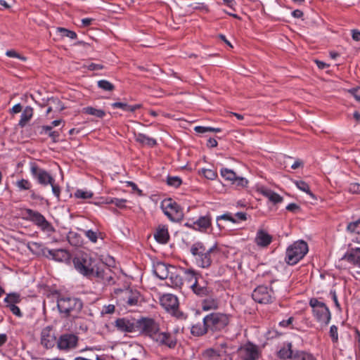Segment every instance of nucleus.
Returning a JSON list of instances; mask_svg holds the SVG:
<instances>
[{"mask_svg": "<svg viewBox=\"0 0 360 360\" xmlns=\"http://www.w3.org/2000/svg\"><path fill=\"white\" fill-rule=\"evenodd\" d=\"M330 295H331L332 299H333V302L335 303V307L338 309H340V304L338 302V297H337L335 291H331L330 292Z\"/></svg>", "mask_w": 360, "mask_h": 360, "instance_id": "obj_62", "label": "nucleus"}, {"mask_svg": "<svg viewBox=\"0 0 360 360\" xmlns=\"http://www.w3.org/2000/svg\"><path fill=\"white\" fill-rule=\"evenodd\" d=\"M200 276L201 275L193 269H184L183 276L184 283L187 288H191L195 281L200 278Z\"/></svg>", "mask_w": 360, "mask_h": 360, "instance_id": "obj_21", "label": "nucleus"}, {"mask_svg": "<svg viewBox=\"0 0 360 360\" xmlns=\"http://www.w3.org/2000/svg\"><path fill=\"white\" fill-rule=\"evenodd\" d=\"M309 305L312 308L314 316L317 321L327 326L330 320V313L326 304L319 301L316 298H311L309 300Z\"/></svg>", "mask_w": 360, "mask_h": 360, "instance_id": "obj_6", "label": "nucleus"}, {"mask_svg": "<svg viewBox=\"0 0 360 360\" xmlns=\"http://www.w3.org/2000/svg\"><path fill=\"white\" fill-rule=\"evenodd\" d=\"M114 300L120 311L141 306L143 300L141 292L130 288L127 283L124 284L123 288L114 287Z\"/></svg>", "mask_w": 360, "mask_h": 360, "instance_id": "obj_1", "label": "nucleus"}, {"mask_svg": "<svg viewBox=\"0 0 360 360\" xmlns=\"http://www.w3.org/2000/svg\"><path fill=\"white\" fill-rule=\"evenodd\" d=\"M26 212L29 219L40 228L41 231L49 233L55 231L52 224L39 212L28 209Z\"/></svg>", "mask_w": 360, "mask_h": 360, "instance_id": "obj_10", "label": "nucleus"}, {"mask_svg": "<svg viewBox=\"0 0 360 360\" xmlns=\"http://www.w3.org/2000/svg\"><path fill=\"white\" fill-rule=\"evenodd\" d=\"M76 270L85 276H91L98 274L96 260L86 253H80L73 259Z\"/></svg>", "mask_w": 360, "mask_h": 360, "instance_id": "obj_3", "label": "nucleus"}, {"mask_svg": "<svg viewBox=\"0 0 360 360\" xmlns=\"http://www.w3.org/2000/svg\"><path fill=\"white\" fill-rule=\"evenodd\" d=\"M124 184H126V186L131 187L132 191L134 193H136L139 195H143L142 191L140 190L134 182L125 181Z\"/></svg>", "mask_w": 360, "mask_h": 360, "instance_id": "obj_54", "label": "nucleus"}, {"mask_svg": "<svg viewBox=\"0 0 360 360\" xmlns=\"http://www.w3.org/2000/svg\"><path fill=\"white\" fill-rule=\"evenodd\" d=\"M16 186L20 190H29L32 184L28 180L22 179L16 182Z\"/></svg>", "mask_w": 360, "mask_h": 360, "instance_id": "obj_43", "label": "nucleus"}, {"mask_svg": "<svg viewBox=\"0 0 360 360\" xmlns=\"http://www.w3.org/2000/svg\"><path fill=\"white\" fill-rule=\"evenodd\" d=\"M127 201L126 199L114 198V205L121 209L127 207Z\"/></svg>", "mask_w": 360, "mask_h": 360, "instance_id": "obj_52", "label": "nucleus"}, {"mask_svg": "<svg viewBox=\"0 0 360 360\" xmlns=\"http://www.w3.org/2000/svg\"><path fill=\"white\" fill-rule=\"evenodd\" d=\"M49 255L56 261L63 262L70 258V254L63 249L47 250Z\"/></svg>", "mask_w": 360, "mask_h": 360, "instance_id": "obj_26", "label": "nucleus"}, {"mask_svg": "<svg viewBox=\"0 0 360 360\" xmlns=\"http://www.w3.org/2000/svg\"><path fill=\"white\" fill-rule=\"evenodd\" d=\"M153 273L160 279H166L169 276L168 266L163 262H157L153 266Z\"/></svg>", "mask_w": 360, "mask_h": 360, "instance_id": "obj_25", "label": "nucleus"}, {"mask_svg": "<svg viewBox=\"0 0 360 360\" xmlns=\"http://www.w3.org/2000/svg\"><path fill=\"white\" fill-rule=\"evenodd\" d=\"M163 212L172 221H180L184 218V212L180 205L172 199H165L162 202Z\"/></svg>", "mask_w": 360, "mask_h": 360, "instance_id": "obj_7", "label": "nucleus"}, {"mask_svg": "<svg viewBox=\"0 0 360 360\" xmlns=\"http://www.w3.org/2000/svg\"><path fill=\"white\" fill-rule=\"evenodd\" d=\"M115 108H119L125 112H129V105L124 102H114V109Z\"/></svg>", "mask_w": 360, "mask_h": 360, "instance_id": "obj_49", "label": "nucleus"}, {"mask_svg": "<svg viewBox=\"0 0 360 360\" xmlns=\"http://www.w3.org/2000/svg\"><path fill=\"white\" fill-rule=\"evenodd\" d=\"M86 236L93 243H96L97 241V233L92 231L88 230L85 232Z\"/></svg>", "mask_w": 360, "mask_h": 360, "instance_id": "obj_56", "label": "nucleus"}, {"mask_svg": "<svg viewBox=\"0 0 360 360\" xmlns=\"http://www.w3.org/2000/svg\"><path fill=\"white\" fill-rule=\"evenodd\" d=\"M85 67L89 70H91V71L99 70H102L103 68V65L98 64V63H90L87 65H85Z\"/></svg>", "mask_w": 360, "mask_h": 360, "instance_id": "obj_55", "label": "nucleus"}, {"mask_svg": "<svg viewBox=\"0 0 360 360\" xmlns=\"http://www.w3.org/2000/svg\"><path fill=\"white\" fill-rule=\"evenodd\" d=\"M195 131L200 134H204L206 132H221V128H214L211 127H202V126H197L194 128Z\"/></svg>", "mask_w": 360, "mask_h": 360, "instance_id": "obj_39", "label": "nucleus"}, {"mask_svg": "<svg viewBox=\"0 0 360 360\" xmlns=\"http://www.w3.org/2000/svg\"><path fill=\"white\" fill-rule=\"evenodd\" d=\"M217 251V245L207 249L201 242L193 243L191 248V254L195 257L198 265L202 268L210 266L213 254Z\"/></svg>", "mask_w": 360, "mask_h": 360, "instance_id": "obj_2", "label": "nucleus"}, {"mask_svg": "<svg viewBox=\"0 0 360 360\" xmlns=\"http://www.w3.org/2000/svg\"><path fill=\"white\" fill-rule=\"evenodd\" d=\"M13 113H18L22 111V105L20 103L15 104L11 110Z\"/></svg>", "mask_w": 360, "mask_h": 360, "instance_id": "obj_64", "label": "nucleus"}, {"mask_svg": "<svg viewBox=\"0 0 360 360\" xmlns=\"http://www.w3.org/2000/svg\"><path fill=\"white\" fill-rule=\"evenodd\" d=\"M202 173L206 179L210 180H213L217 176V172L210 169H202Z\"/></svg>", "mask_w": 360, "mask_h": 360, "instance_id": "obj_45", "label": "nucleus"}, {"mask_svg": "<svg viewBox=\"0 0 360 360\" xmlns=\"http://www.w3.org/2000/svg\"><path fill=\"white\" fill-rule=\"evenodd\" d=\"M263 195L268 198L269 200L274 203H279L283 201V198L279 194L270 190L264 191Z\"/></svg>", "mask_w": 360, "mask_h": 360, "instance_id": "obj_33", "label": "nucleus"}, {"mask_svg": "<svg viewBox=\"0 0 360 360\" xmlns=\"http://www.w3.org/2000/svg\"><path fill=\"white\" fill-rule=\"evenodd\" d=\"M34 115V109L31 106H26L20 115V119L18 122V126L23 128L30 120L32 118Z\"/></svg>", "mask_w": 360, "mask_h": 360, "instance_id": "obj_28", "label": "nucleus"}, {"mask_svg": "<svg viewBox=\"0 0 360 360\" xmlns=\"http://www.w3.org/2000/svg\"><path fill=\"white\" fill-rule=\"evenodd\" d=\"M167 183L169 186L178 188L182 183L181 179L178 176H168Z\"/></svg>", "mask_w": 360, "mask_h": 360, "instance_id": "obj_42", "label": "nucleus"}, {"mask_svg": "<svg viewBox=\"0 0 360 360\" xmlns=\"http://www.w3.org/2000/svg\"><path fill=\"white\" fill-rule=\"evenodd\" d=\"M56 342V337L52 328L47 326L41 332V344L46 348H51Z\"/></svg>", "mask_w": 360, "mask_h": 360, "instance_id": "obj_17", "label": "nucleus"}, {"mask_svg": "<svg viewBox=\"0 0 360 360\" xmlns=\"http://www.w3.org/2000/svg\"><path fill=\"white\" fill-rule=\"evenodd\" d=\"M30 172L33 177L37 180L38 183L43 186L52 184V183L55 182V179L49 172L39 168L35 163L31 164Z\"/></svg>", "mask_w": 360, "mask_h": 360, "instance_id": "obj_12", "label": "nucleus"}, {"mask_svg": "<svg viewBox=\"0 0 360 360\" xmlns=\"http://www.w3.org/2000/svg\"><path fill=\"white\" fill-rule=\"evenodd\" d=\"M252 297L260 304L271 303L275 299L274 290L265 285L257 287L252 293Z\"/></svg>", "mask_w": 360, "mask_h": 360, "instance_id": "obj_11", "label": "nucleus"}, {"mask_svg": "<svg viewBox=\"0 0 360 360\" xmlns=\"http://www.w3.org/2000/svg\"><path fill=\"white\" fill-rule=\"evenodd\" d=\"M203 360H214L217 354V352L213 349H208L202 354Z\"/></svg>", "mask_w": 360, "mask_h": 360, "instance_id": "obj_41", "label": "nucleus"}, {"mask_svg": "<svg viewBox=\"0 0 360 360\" xmlns=\"http://www.w3.org/2000/svg\"><path fill=\"white\" fill-rule=\"evenodd\" d=\"M209 332L208 327H207L205 317L202 319V323H197L192 326L191 328V333L194 336H202Z\"/></svg>", "mask_w": 360, "mask_h": 360, "instance_id": "obj_30", "label": "nucleus"}, {"mask_svg": "<svg viewBox=\"0 0 360 360\" xmlns=\"http://www.w3.org/2000/svg\"><path fill=\"white\" fill-rule=\"evenodd\" d=\"M221 219H225L230 221L233 223H236V220L230 214H224L217 217V226H219V229H221V225L219 223V221Z\"/></svg>", "mask_w": 360, "mask_h": 360, "instance_id": "obj_48", "label": "nucleus"}, {"mask_svg": "<svg viewBox=\"0 0 360 360\" xmlns=\"http://www.w3.org/2000/svg\"><path fill=\"white\" fill-rule=\"evenodd\" d=\"M293 360H316V359L309 352L296 349Z\"/></svg>", "mask_w": 360, "mask_h": 360, "instance_id": "obj_32", "label": "nucleus"}, {"mask_svg": "<svg viewBox=\"0 0 360 360\" xmlns=\"http://www.w3.org/2000/svg\"><path fill=\"white\" fill-rule=\"evenodd\" d=\"M349 263L360 267V248L351 249L342 258Z\"/></svg>", "mask_w": 360, "mask_h": 360, "instance_id": "obj_23", "label": "nucleus"}, {"mask_svg": "<svg viewBox=\"0 0 360 360\" xmlns=\"http://www.w3.org/2000/svg\"><path fill=\"white\" fill-rule=\"evenodd\" d=\"M207 285V282L201 276L200 278L195 281L190 289L198 297H203L210 295L212 292Z\"/></svg>", "mask_w": 360, "mask_h": 360, "instance_id": "obj_14", "label": "nucleus"}, {"mask_svg": "<svg viewBox=\"0 0 360 360\" xmlns=\"http://www.w3.org/2000/svg\"><path fill=\"white\" fill-rule=\"evenodd\" d=\"M241 360H257L261 356V352L258 346L248 342L239 349Z\"/></svg>", "mask_w": 360, "mask_h": 360, "instance_id": "obj_13", "label": "nucleus"}, {"mask_svg": "<svg viewBox=\"0 0 360 360\" xmlns=\"http://www.w3.org/2000/svg\"><path fill=\"white\" fill-rule=\"evenodd\" d=\"M201 302V308L203 311L217 310L219 307V300L212 296H207Z\"/></svg>", "mask_w": 360, "mask_h": 360, "instance_id": "obj_24", "label": "nucleus"}, {"mask_svg": "<svg viewBox=\"0 0 360 360\" xmlns=\"http://www.w3.org/2000/svg\"><path fill=\"white\" fill-rule=\"evenodd\" d=\"M294 321V318L292 316L290 317L287 320H283L279 322V326L281 327H290V328H294L292 326V323Z\"/></svg>", "mask_w": 360, "mask_h": 360, "instance_id": "obj_53", "label": "nucleus"}, {"mask_svg": "<svg viewBox=\"0 0 360 360\" xmlns=\"http://www.w3.org/2000/svg\"><path fill=\"white\" fill-rule=\"evenodd\" d=\"M136 327L139 330L153 340L160 331L159 324L154 319L150 318H142L137 320Z\"/></svg>", "mask_w": 360, "mask_h": 360, "instance_id": "obj_9", "label": "nucleus"}, {"mask_svg": "<svg viewBox=\"0 0 360 360\" xmlns=\"http://www.w3.org/2000/svg\"><path fill=\"white\" fill-rule=\"evenodd\" d=\"M248 181L243 177H238L236 176V179L232 184H236L237 186H240L241 187H245L247 186Z\"/></svg>", "mask_w": 360, "mask_h": 360, "instance_id": "obj_58", "label": "nucleus"}, {"mask_svg": "<svg viewBox=\"0 0 360 360\" xmlns=\"http://www.w3.org/2000/svg\"><path fill=\"white\" fill-rule=\"evenodd\" d=\"M59 32H60L61 35L63 37H66L68 38H70L72 39H74L77 37V34L71 30H67L63 27H59L58 28Z\"/></svg>", "mask_w": 360, "mask_h": 360, "instance_id": "obj_44", "label": "nucleus"}, {"mask_svg": "<svg viewBox=\"0 0 360 360\" xmlns=\"http://www.w3.org/2000/svg\"><path fill=\"white\" fill-rule=\"evenodd\" d=\"M7 307L9 308L11 311L15 316L18 317L22 316V312L18 307H17L15 304H10V306H7Z\"/></svg>", "mask_w": 360, "mask_h": 360, "instance_id": "obj_57", "label": "nucleus"}, {"mask_svg": "<svg viewBox=\"0 0 360 360\" xmlns=\"http://www.w3.org/2000/svg\"><path fill=\"white\" fill-rule=\"evenodd\" d=\"M115 326L122 332L131 333L136 330V321H131L126 318L118 319L115 321Z\"/></svg>", "mask_w": 360, "mask_h": 360, "instance_id": "obj_19", "label": "nucleus"}, {"mask_svg": "<svg viewBox=\"0 0 360 360\" xmlns=\"http://www.w3.org/2000/svg\"><path fill=\"white\" fill-rule=\"evenodd\" d=\"M94 193L91 191L78 189L75 191L74 195L77 198L86 200L91 198Z\"/></svg>", "mask_w": 360, "mask_h": 360, "instance_id": "obj_37", "label": "nucleus"}, {"mask_svg": "<svg viewBox=\"0 0 360 360\" xmlns=\"http://www.w3.org/2000/svg\"><path fill=\"white\" fill-rule=\"evenodd\" d=\"M220 172L221 175L225 179V180L233 182L236 178V174L231 169L222 168Z\"/></svg>", "mask_w": 360, "mask_h": 360, "instance_id": "obj_36", "label": "nucleus"}, {"mask_svg": "<svg viewBox=\"0 0 360 360\" xmlns=\"http://www.w3.org/2000/svg\"><path fill=\"white\" fill-rule=\"evenodd\" d=\"M212 226V217L210 214L200 217L193 221V229L200 232H206Z\"/></svg>", "mask_w": 360, "mask_h": 360, "instance_id": "obj_18", "label": "nucleus"}, {"mask_svg": "<svg viewBox=\"0 0 360 360\" xmlns=\"http://www.w3.org/2000/svg\"><path fill=\"white\" fill-rule=\"evenodd\" d=\"M98 86L104 91L112 90V84L107 80H100L98 82Z\"/></svg>", "mask_w": 360, "mask_h": 360, "instance_id": "obj_46", "label": "nucleus"}, {"mask_svg": "<svg viewBox=\"0 0 360 360\" xmlns=\"http://www.w3.org/2000/svg\"><path fill=\"white\" fill-rule=\"evenodd\" d=\"M52 188V192L57 197L59 198L60 193V187L57 185H56L54 183H52V184H50Z\"/></svg>", "mask_w": 360, "mask_h": 360, "instance_id": "obj_60", "label": "nucleus"}, {"mask_svg": "<svg viewBox=\"0 0 360 360\" xmlns=\"http://www.w3.org/2000/svg\"><path fill=\"white\" fill-rule=\"evenodd\" d=\"M135 140L142 145H146L150 147H153L157 145V141L155 139L150 138L141 133L135 134Z\"/></svg>", "mask_w": 360, "mask_h": 360, "instance_id": "obj_31", "label": "nucleus"}, {"mask_svg": "<svg viewBox=\"0 0 360 360\" xmlns=\"http://www.w3.org/2000/svg\"><path fill=\"white\" fill-rule=\"evenodd\" d=\"M6 55L8 56V57H10V58H18L20 59V60L22 61H26L27 60V58L19 54L18 53H17L15 50H8L6 52Z\"/></svg>", "mask_w": 360, "mask_h": 360, "instance_id": "obj_47", "label": "nucleus"}, {"mask_svg": "<svg viewBox=\"0 0 360 360\" xmlns=\"http://www.w3.org/2000/svg\"><path fill=\"white\" fill-rule=\"evenodd\" d=\"M155 240L162 244H165L169 239L168 229L165 226H160L154 235Z\"/></svg>", "mask_w": 360, "mask_h": 360, "instance_id": "obj_29", "label": "nucleus"}, {"mask_svg": "<svg viewBox=\"0 0 360 360\" xmlns=\"http://www.w3.org/2000/svg\"><path fill=\"white\" fill-rule=\"evenodd\" d=\"M85 112L89 115H94L97 117H103L105 115V112L103 110L100 109H96L92 107H87L84 109Z\"/></svg>", "mask_w": 360, "mask_h": 360, "instance_id": "obj_40", "label": "nucleus"}, {"mask_svg": "<svg viewBox=\"0 0 360 360\" xmlns=\"http://www.w3.org/2000/svg\"><path fill=\"white\" fill-rule=\"evenodd\" d=\"M286 210L290 212H295L297 210H300V207L295 203H290L286 207Z\"/></svg>", "mask_w": 360, "mask_h": 360, "instance_id": "obj_61", "label": "nucleus"}, {"mask_svg": "<svg viewBox=\"0 0 360 360\" xmlns=\"http://www.w3.org/2000/svg\"><path fill=\"white\" fill-rule=\"evenodd\" d=\"M59 311L66 316H70L73 312L78 313L82 308V302L75 297H62L57 304Z\"/></svg>", "mask_w": 360, "mask_h": 360, "instance_id": "obj_8", "label": "nucleus"}, {"mask_svg": "<svg viewBox=\"0 0 360 360\" xmlns=\"http://www.w3.org/2000/svg\"><path fill=\"white\" fill-rule=\"evenodd\" d=\"M153 340L169 348H174L176 345V338L169 333L159 331Z\"/></svg>", "mask_w": 360, "mask_h": 360, "instance_id": "obj_16", "label": "nucleus"}, {"mask_svg": "<svg viewBox=\"0 0 360 360\" xmlns=\"http://www.w3.org/2000/svg\"><path fill=\"white\" fill-rule=\"evenodd\" d=\"M78 338L73 334L62 335L58 341V347L60 349L69 350L77 346Z\"/></svg>", "mask_w": 360, "mask_h": 360, "instance_id": "obj_15", "label": "nucleus"}, {"mask_svg": "<svg viewBox=\"0 0 360 360\" xmlns=\"http://www.w3.org/2000/svg\"><path fill=\"white\" fill-rule=\"evenodd\" d=\"M349 93H350L356 99V101L360 102V94L359 91L357 89H352L349 90Z\"/></svg>", "mask_w": 360, "mask_h": 360, "instance_id": "obj_59", "label": "nucleus"}, {"mask_svg": "<svg viewBox=\"0 0 360 360\" xmlns=\"http://www.w3.org/2000/svg\"><path fill=\"white\" fill-rule=\"evenodd\" d=\"M231 319L230 314L221 312H212L205 316L206 326L212 333L224 330L229 326Z\"/></svg>", "mask_w": 360, "mask_h": 360, "instance_id": "obj_5", "label": "nucleus"}, {"mask_svg": "<svg viewBox=\"0 0 360 360\" xmlns=\"http://www.w3.org/2000/svg\"><path fill=\"white\" fill-rule=\"evenodd\" d=\"M162 305L167 310L174 312L179 307V301L176 296L172 294L164 295L161 300Z\"/></svg>", "mask_w": 360, "mask_h": 360, "instance_id": "obj_20", "label": "nucleus"}, {"mask_svg": "<svg viewBox=\"0 0 360 360\" xmlns=\"http://www.w3.org/2000/svg\"><path fill=\"white\" fill-rule=\"evenodd\" d=\"M256 244L262 248H266L272 241V236L264 230H259L255 238Z\"/></svg>", "mask_w": 360, "mask_h": 360, "instance_id": "obj_22", "label": "nucleus"}, {"mask_svg": "<svg viewBox=\"0 0 360 360\" xmlns=\"http://www.w3.org/2000/svg\"><path fill=\"white\" fill-rule=\"evenodd\" d=\"M308 250L305 241H295L287 248L285 261L288 265H295L304 258Z\"/></svg>", "mask_w": 360, "mask_h": 360, "instance_id": "obj_4", "label": "nucleus"}, {"mask_svg": "<svg viewBox=\"0 0 360 360\" xmlns=\"http://www.w3.org/2000/svg\"><path fill=\"white\" fill-rule=\"evenodd\" d=\"M292 345L288 342L286 347H283L278 352V356L283 360L291 359L293 360V356L295 354V350L292 349Z\"/></svg>", "mask_w": 360, "mask_h": 360, "instance_id": "obj_27", "label": "nucleus"}, {"mask_svg": "<svg viewBox=\"0 0 360 360\" xmlns=\"http://www.w3.org/2000/svg\"><path fill=\"white\" fill-rule=\"evenodd\" d=\"M49 136L54 142H56L59 137V132L57 131H52L49 133Z\"/></svg>", "mask_w": 360, "mask_h": 360, "instance_id": "obj_63", "label": "nucleus"}, {"mask_svg": "<svg viewBox=\"0 0 360 360\" xmlns=\"http://www.w3.org/2000/svg\"><path fill=\"white\" fill-rule=\"evenodd\" d=\"M295 184L300 190L307 193L313 199H316L314 194L310 191L309 186L305 181H295Z\"/></svg>", "mask_w": 360, "mask_h": 360, "instance_id": "obj_34", "label": "nucleus"}, {"mask_svg": "<svg viewBox=\"0 0 360 360\" xmlns=\"http://www.w3.org/2000/svg\"><path fill=\"white\" fill-rule=\"evenodd\" d=\"M330 336L332 339V341L333 342H337L338 340V328L335 325H333L330 326Z\"/></svg>", "mask_w": 360, "mask_h": 360, "instance_id": "obj_50", "label": "nucleus"}, {"mask_svg": "<svg viewBox=\"0 0 360 360\" xmlns=\"http://www.w3.org/2000/svg\"><path fill=\"white\" fill-rule=\"evenodd\" d=\"M20 298L18 293H10L4 299V302L6 303V307L10 304H15L20 302Z\"/></svg>", "mask_w": 360, "mask_h": 360, "instance_id": "obj_38", "label": "nucleus"}, {"mask_svg": "<svg viewBox=\"0 0 360 360\" xmlns=\"http://www.w3.org/2000/svg\"><path fill=\"white\" fill-rule=\"evenodd\" d=\"M348 191L351 193L360 194V184L358 183H352L348 187Z\"/></svg>", "mask_w": 360, "mask_h": 360, "instance_id": "obj_51", "label": "nucleus"}, {"mask_svg": "<svg viewBox=\"0 0 360 360\" xmlns=\"http://www.w3.org/2000/svg\"><path fill=\"white\" fill-rule=\"evenodd\" d=\"M169 280L171 281V283H169V285H171L174 288H181V287L184 285L183 276H181L179 275L172 274L169 278Z\"/></svg>", "mask_w": 360, "mask_h": 360, "instance_id": "obj_35", "label": "nucleus"}]
</instances>
